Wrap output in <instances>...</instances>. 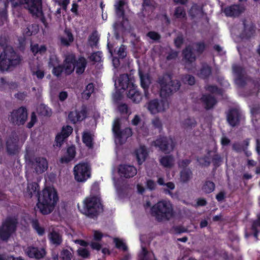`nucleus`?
<instances>
[{"mask_svg": "<svg viewBox=\"0 0 260 260\" xmlns=\"http://www.w3.org/2000/svg\"><path fill=\"white\" fill-rule=\"evenodd\" d=\"M134 82V79L133 78L128 77L125 74L121 75L118 79L115 80L116 92L114 94V98L117 99L119 93L127 90L128 98L134 102H139L142 99V96L137 90Z\"/></svg>", "mask_w": 260, "mask_h": 260, "instance_id": "f257e3e1", "label": "nucleus"}, {"mask_svg": "<svg viewBox=\"0 0 260 260\" xmlns=\"http://www.w3.org/2000/svg\"><path fill=\"white\" fill-rule=\"evenodd\" d=\"M58 199L55 188L52 187H46L39 194L37 208L42 214H49L54 209Z\"/></svg>", "mask_w": 260, "mask_h": 260, "instance_id": "f03ea898", "label": "nucleus"}, {"mask_svg": "<svg viewBox=\"0 0 260 260\" xmlns=\"http://www.w3.org/2000/svg\"><path fill=\"white\" fill-rule=\"evenodd\" d=\"M74 57L73 54L69 55L65 59L63 68L60 67L59 60L56 56L50 58L49 66L53 68V73L54 76L58 77L62 73L69 74L73 72L75 68Z\"/></svg>", "mask_w": 260, "mask_h": 260, "instance_id": "7ed1b4c3", "label": "nucleus"}, {"mask_svg": "<svg viewBox=\"0 0 260 260\" xmlns=\"http://www.w3.org/2000/svg\"><path fill=\"white\" fill-rule=\"evenodd\" d=\"M17 222L15 219L8 218L5 220L0 227V241L7 240L14 233L16 228ZM0 260H24L21 257L7 256L3 258L0 255Z\"/></svg>", "mask_w": 260, "mask_h": 260, "instance_id": "20e7f679", "label": "nucleus"}, {"mask_svg": "<svg viewBox=\"0 0 260 260\" xmlns=\"http://www.w3.org/2000/svg\"><path fill=\"white\" fill-rule=\"evenodd\" d=\"M78 208L82 214L91 216L101 211L102 206L100 199L98 197H93L85 199Z\"/></svg>", "mask_w": 260, "mask_h": 260, "instance_id": "39448f33", "label": "nucleus"}, {"mask_svg": "<svg viewBox=\"0 0 260 260\" xmlns=\"http://www.w3.org/2000/svg\"><path fill=\"white\" fill-rule=\"evenodd\" d=\"M152 213L158 220L169 219L173 216V207L169 201H160L152 208Z\"/></svg>", "mask_w": 260, "mask_h": 260, "instance_id": "423d86ee", "label": "nucleus"}, {"mask_svg": "<svg viewBox=\"0 0 260 260\" xmlns=\"http://www.w3.org/2000/svg\"><path fill=\"white\" fill-rule=\"evenodd\" d=\"M20 59L12 49L9 48L0 55V70L7 71L18 64Z\"/></svg>", "mask_w": 260, "mask_h": 260, "instance_id": "0eeeda50", "label": "nucleus"}, {"mask_svg": "<svg viewBox=\"0 0 260 260\" xmlns=\"http://www.w3.org/2000/svg\"><path fill=\"white\" fill-rule=\"evenodd\" d=\"M7 1L10 2L14 6L25 5V8L32 14L36 15L37 17L42 15L41 0H7Z\"/></svg>", "mask_w": 260, "mask_h": 260, "instance_id": "6e6552de", "label": "nucleus"}, {"mask_svg": "<svg viewBox=\"0 0 260 260\" xmlns=\"http://www.w3.org/2000/svg\"><path fill=\"white\" fill-rule=\"evenodd\" d=\"M74 175L76 180L78 182H84L90 177L91 168L86 162L78 164L74 168Z\"/></svg>", "mask_w": 260, "mask_h": 260, "instance_id": "1a4fd4ad", "label": "nucleus"}, {"mask_svg": "<svg viewBox=\"0 0 260 260\" xmlns=\"http://www.w3.org/2000/svg\"><path fill=\"white\" fill-rule=\"evenodd\" d=\"M119 119H116L113 123V131L115 137V142L121 143L132 135L130 129L127 128L124 132L119 131Z\"/></svg>", "mask_w": 260, "mask_h": 260, "instance_id": "9d476101", "label": "nucleus"}, {"mask_svg": "<svg viewBox=\"0 0 260 260\" xmlns=\"http://www.w3.org/2000/svg\"><path fill=\"white\" fill-rule=\"evenodd\" d=\"M168 107V103L164 101H161L159 102H157V101H152L149 103L148 105V109L153 114L164 111Z\"/></svg>", "mask_w": 260, "mask_h": 260, "instance_id": "9b49d317", "label": "nucleus"}, {"mask_svg": "<svg viewBox=\"0 0 260 260\" xmlns=\"http://www.w3.org/2000/svg\"><path fill=\"white\" fill-rule=\"evenodd\" d=\"M73 133V128L70 126H63L61 131L57 134L55 138L56 145L60 147L63 141Z\"/></svg>", "mask_w": 260, "mask_h": 260, "instance_id": "f8f14e48", "label": "nucleus"}, {"mask_svg": "<svg viewBox=\"0 0 260 260\" xmlns=\"http://www.w3.org/2000/svg\"><path fill=\"white\" fill-rule=\"evenodd\" d=\"M161 90L160 95L161 96H166L167 94H169L173 91L178 90L179 88V84L178 81H171L168 83L162 82L160 84Z\"/></svg>", "mask_w": 260, "mask_h": 260, "instance_id": "ddd939ff", "label": "nucleus"}, {"mask_svg": "<svg viewBox=\"0 0 260 260\" xmlns=\"http://www.w3.org/2000/svg\"><path fill=\"white\" fill-rule=\"evenodd\" d=\"M26 118L27 112L26 109L24 108H21L14 111L11 115V120L18 124L23 123L26 121Z\"/></svg>", "mask_w": 260, "mask_h": 260, "instance_id": "4468645a", "label": "nucleus"}, {"mask_svg": "<svg viewBox=\"0 0 260 260\" xmlns=\"http://www.w3.org/2000/svg\"><path fill=\"white\" fill-rule=\"evenodd\" d=\"M117 171L120 176L126 178L133 177L137 173V170L134 167L127 165L120 166Z\"/></svg>", "mask_w": 260, "mask_h": 260, "instance_id": "2eb2a0df", "label": "nucleus"}, {"mask_svg": "<svg viewBox=\"0 0 260 260\" xmlns=\"http://www.w3.org/2000/svg\"><path fill=\"white\" fill-rule=\"evenodd\" d=\"M24 250L27 255L31 258H40L43 257L46 254L44 249H38L32 246H28Z\"/></svg>", "mask_w": 260, "mask_h": 260, "instance_id": "dca6fc26", "label": "nucleus"}, {"mask_svg": "<svg viewBox=\"0 0 260 260\" xmlns=\"http://www.w3.org/2000/svg\"><path fill=\"white\" fill-rule=\"evenodd\" d=\"M32 167L37 174H41L47 169L48 162L44 158H38L33 162Z\"/></svg>", "mask_w": 260, "mask_h": 260, "instance_id": "f3484780", "label": "nucleus"}, {"mask_svg": "<svg viewBox=\"0 0 260 260\" xmlns=\"http://www.w3.org/2000/svg\"><path fill=\"white\" fill-rule=\"evenodd\" d=\"M155 145L166 152L172 150L174 147V143L171 139H167L164 138L157 140L155 142Z\"/></svg>", "mask_w": 260, "mask_h": 260, "instance_id": "a211bd4d", "label": "nucleus"}, {"mask_svg": "<svg viewBox=\"0 0 260 260\" xmlns=\"http://www.w3.org/2000/svg\"><path fill=\"white\" fill-rule=\"evenodd\" d=\"M74 242L76 244H78L81 246L78 249L79 255L84 258L87 257L89 255V250L86 248L88 243L82 240H76Z\"/></svg>", "mask_w": 260, "mask_h": 260, "instance_id": "6ab92c4d", "label": "nucleus"}, {"mask_svg": "<svg viewBox=\"0 0 260 260\" xmlns=\"http://www.w3.org/2000/svg\"><path fill=\"white\" fill-rule=\"evenodd\" d=\"M86 116V112L84 110L80 111L73 110L69 114V118L73 123L81 121L85 118Z\"/></svg>", "mask_w": 260, "mask_h": 260, "instance_id": "aec40b11", "label": "nucleus"}, {"mask_svg": "<svg viewBox=\"0 0 260 260\" xmlns=\"http://www.w3.org/2000/svg\"><path fill=\"white\" fill-rule=\"evenodd\" d=\"M240 113L238 110H232L228 114V121L232 126H235L239 120Z\"/></svg>", "mask_w": 260, "mask_h": 260, "instance_id": "412c9836", "label": "nucleus"}, {"mask_svg": "<svg viewBox=\"0 0 260 260\" xmlns=\"http://www.w3.org/2000/svg\"><path fill=\"white\" fill-rule=\"evenodd\" d=\"M244 10V8L243 6L234 5L225 9L224 13L228 16H237Z\"/></svg>", "mask_w": 260, "mask_h": 260, "instance_id": "4be33fe9", "label": "nucleus"}, {"mask_svg": "<svg viewBox=\"0 0 260 260\" xmlns=\"http://www.w3.org/2000/svg\"><path fill=\"white\" fill-rule=\"evenodd\" d=\"M136 156L138 164H142L147 158V151L144 146L138 148L136 151Z\"/></svg>", "mask_w": 260, "mask_h": 260, "instance_id": "5701e85b", "label": "nucleus"}, {"mask_svg": "<svg viewBox=\"0 0 260 260\" xmlns=\"http://www.w3.org/2000/svg\"><path fill=\"white\" fill-rule=\"evenodd\" d=\"M139 76L142 87L144 89L146 94V91L151 83L150 79L147 74H144L141 70H139Z\"/></svg>", "mask_w": 260, "mask_h": 260, "instance_id": "b1692460", "label": "nucleus"}, {"mask_svg": "<svg viewBox=\"0 0 260 260\" xmlns=\"http://www.w3.org/2000/svg\"><path fill=\"white\" fill-rule=\"evenodd\" d=\"M49 238L51 243L55 245H58L61 243V236L55 231H52L49 235Z\"/></svg>", "mask_w": 260, "mask_h": 260, "instance_id": "393cba45", "label": "nucleus"}, {"mask_svg": "<svg viewBox=\"0 0 260 260\" xmlns=\"http://www.w3.org/2000/svg\"><path fill=\"white\" fill-rule=\"evenodd\" d=\"M159 161L160 164L166 168H171L174 164V158L170 156L162 157Z\"/></svg>", "mask_w": 260, "mask_h": 260, "instance_id": "a878e982", "label": "nucleus"}, {"mask_svg": "<svg viewBox=\"0 0 260 260\" xmlns=\"http://www.w3.org/2000/svg\"><path fill=\"white\" fill-rule=\"evenodd\" d=\"M75 154V148L74 146L69 147L65 155L61 158V161L63 162H68L72 160V159L74 158Z\"/></svg>", "mask_w": 260, "mask_h": 260, "instance_id": "bb28decb", "label": "nucleus"}, {"mask_svg": "<svg viewBox=\"0 0 260 260\" xmlns=\"http://www.w3.org/2000/svg\"><path fill=\"white\" fill-rule=\"evenodd\" d=\"M60 40L63 45H68L73 41V35L69 31L66 30Z\"/></svg>", "mask_w": 260, "mask_h": 260, "instance_id": "cd10ccee", "label": "nucleus"}, {"mask_svg": "<svg viewBox=\"0 0 260 260\" xmlns=\"http://www.w3.org/2000/svg\"><path fill=\"white\" fill-rule=\"evenodd\" d=\"M82 141L87 147L91 148L92 145V136L91 133L84 132L82 135Z\"/></svg>", "mask_w": 260, "mask_h": 260, "instance_id": "c85d7f7f", "label": "nucleus"}, {"mask_svg": "<svg viewBox=\"0 0 260 260\" xmlns=\"http://www.w3.org/2000/svg\"><path fill=\"white\" fill-rule=\"evenodd\" d=\"M39 190V186L37 183H33L28 185L26 189V193L28 196L31 197Z\"/></svg>", "mask_w": 260, "mask_h": 260, "instance_id": "c756f323", "label": "nucleus"}, {"mask_svg": "<svg viewBox=\"0 0 260 260\" xmlns=\"http://www.w3.org/2000/svg\"><path fill=\"white\" fill-rule=\"evenodd\" d=\"M86 65V60L84 58H80L76 63V72L81 74L84 71Z\"/></svg>", "mask_w": 260, "mask_h": 260, "instance_id": "7c9ffc66", "label": "nucleus"}, {"mask_svg": "<svg viewBox=\"0 0 260 260\" xmlns=\"http://www.w3.org/2000/svg\"><path fill=\"white\" fill-rule=\"evenodd\" d=\"M93 91V85L92 83L88 84L86 87L85 89L82 93V98L85 99H88L91 93Z\"/></svg>", "mask_w": 260, "mask_h": 260, "instance_id": "2f4dec72", "label": "nucleus"}, {"mask_svg": "<svg viewBox=\"0 0 260 260\" xmlns=\"http://www.w3.org/2000/svg\"><path fill=\"white\" fill-rule=\"evenodd\" d=\"M202 101L208 109L213 107L215 103V100L211 96H204Z\"/></svg>", "mask_w": 260, "mask_h": 260, "instance_id": "473e14b6", "label": "nucleus"}, {"mask_svg": "<svg viewBox=\"0 0 260 260\" xmlns=\"http://www.w3.org/2000/svg\"><path fill=\"white\" fill-rule=\"evenodd\" d=\"M99 40V36L96 32H94L90 36L88 43L91 46H96Z\"/></svg>", "mask_w": 260, "mask_h": 260, "instance_id": "72a5a7b5", "label": "nucleus"}, {"mask_svg": "<svg viewBox=\"0 0 260 260\" xmlns=\"http://www.w3.org/2000/svg\"><path fill=\"white\" fill-rule=\"evenodd\" d=\"M31 49L35 54H42L45 52L46 48L44 46H38V44H34L31 45Z\"/></svg>", "mask_w": 260, "mask_h": 260, "instance_id": "f704fd0d", "label": "nucleus"}, {"mask_svg": "<svg viewBox=\"0 0 260 260\" xmlns=\"http://www.w3.org/2000/svg\"><path fill=\"white\" fill-rule=\"evenodd\" d=\"M214 185L212 182H206L203 187V189L206 192H210L213 191Z\"/></svg>", "mask_w": 260, "mask_h": 260, "instance_id": "c9c22d12", "label": "nucleus"}, {"mask_svg": "<svg viewBox=\"0 0 260 260\" xmlns=\"http://www.w3.org/2000/svg\"><path fill=\"white\" fill-rule=\"evenodd\" d=\"M184 58L185 60H187L189 61H192L194 59L192 56V53L190 48H188L184 51Z\"/></svg>", "mask_w": 260, "mask_h": 260, "instance_id": "e433bc0d", "label": "nucleus"}, {"mask_svg": "<svg viewBox=\"0 0 260 260\" xmlns=\"http://www.w3.org/2000/svg\"><path fill=\"white\" fill-rule=\"evenodd\" d=\"M114 240L117 248L122 250L126 249V246L123 240L118 238H115Z\"/></svg>", "mask_w": 260, "mask_h": 260, "instance_id": "4c0bfd02", "label": "nucleus"}, {"mask_svg": "<svg viewBox=\"0 0 260 260\" xmlns=\"http://www.w3.org/2000/svg\"><path fill=\"white\" fill-rule=\"evenodd\" d=\"M39 110H40V113L42 115L44 116H49L51 113V110L44 106V105H42L39 108Z\"/></svg>", "mask_w": 260, "mask_h": 260, "instance_id": "58836bf2", "label": "nucleus"}, {"mask_svg": "<svg viewBox=\"0 0 260 260\" xmlns=\"http://www.w3.org/2000/svg\"><path fill=\"white\" fill-rule=\"evenodd\" d=\"M125 4V2L123 0H119V2H117L115 5V7L117 14L119 15H122V6Z\"/></svg>", "mask_w": 260, "mask_h": 260, "instance_id": "ea45409f", "label": "nucleus"}, {"mask_svg": "<svg viewBox=\"0 0 260 260\" xmlns=\"http://www.w3.org/2000/svg\"><path fill=\"white\" fill-rule=\"evenodd\" d=\"M32 73L38 79H42L44 77V72L43 70L40 68H34L32 69Z\"/></svg>", "mask_w": 260, "mask_h": 260, "instance_id": "a19ab883", "label": "nucleus"}, {"mask_svg": "<svg viewBox=\"0 0 260 260\" xmlns=\"http://www.w3.org/2000/svg\"><path fill=\"white\" fill-rule=\"evenodd\" d=\"M32 226L39 235H42L44 234V229L39 225L37 220H34L32 221Z\"/></svg>", "mask_w": 260, "mask_h": 260, "instance_id": "79ce46f5", "label": "nucleus"}, {"mask_svg": "<svg viewBox=\"0 0 260 260\" xmlns=\"http://www.w3.org/2000/svg\"><path fill=\"white\" fill-rule=\"evenodd\" d=\"M151 254L148 253L147 250L144 247L142 248V251L140 254L139 257L141 260H146L147 257H150Z\"/></svg>", "mask_w": 260, "mask_h": 260, "instance_id": "37998d69", "label": "nucleus"}, {"mask_svg": "<svg viewBox=\"0 0 260 260\" xmlns=\"http://www.w3.org/2000/svg\"><path fill=\"white\" fill-rule=\"evenodd\" d=\"M61 257L63 260H70L72 257V254L68 250H63L61 254Z\"/></svg>", "mask_w": 260, "mask_h": 260, "instance_id": "c03bdc74", "label": "nucleus"}, {"mask_svg": "<svg viewBox=\"0 0 260 260\" xmlns=\"http://www.w3.org/2000/svg\"><path fill=\"white\" fill-rule=\"evenodd\" d=\"M101 53L98 52L92 54L90 56V59L95 61H100L101 60Z\"/></svg>", "mask_w": 260, "mask_h": 260, "instance_id": "a18cd8bd", "label": "nucleus"}, {"mask_svg": "<svg viewBox=\"0 0 260 260\" xmlns=\"http://www.w3.org/2000/svg\"><path fill=\"white\" fill-rule=\"evenodd\" d=\"M175 15L177 18H181V17H184V12L182 8H178L175 12Z\"/></svg>", "mask_w": 260, "mask_h": 260, "instance_id": "49530a36", "label": "nucleus"}, {"mask_svg": "<svg viewBox=\"0 0 260 260\" xmlns=\"http://www.w3.org/2000/svg\"><path fill=\"white\" fill-rule=\"evenodd\" d=\"M125 48L124 46H121L118 51V54L120 57L123 58L125 56L126 52L125 51Z\"/></svg>", "mask_w": 260, "mask_h": 260, "instance_id": "de8ad7c7", "label": "nucleus"}, {"mask_svg": "<svg viewBox=\"0 0 260 260\" xmlns=\"http://www.w3.org/2000/svg\"><path fill=\"white\" fill-rule=\"evenodd\" d=\"M148 36L150 39L153 40H157L159 38V35L155 32H150L148 34Z\"/></svg>", "mask_w": 260, "mask_h": 260, "instance_id": "09e8293b", "label": "nucleus"}, {"mask_svg": "<svg viewBox=\"0 0 260 260\" xmlns=\"http://www.w3.org/2000/svg\"><path fill=\"white\" fill-rule=\"evenodd\" d=\"M102 236H103V235H102V233H100V232L98 231H94L93 237H94V240H99L101 239Z\"/></svg>", "mask_w": 260, "mask_h": 260, "instance_id": "8fccbe9b", "label": "nucleus"}, {"mask_svg": "<svg viewBox=\"0 0 260 260\" xmlns=\"http://www.w3.org/2000/svg\"><path fill=\"white\" fill-rule=\"evenodd\" d=\"M36 122V116L35 113L31 115V121L28 124V127L30 128L33 126L34 123Z\"/></svg>", "mask_w": 260, "mask_h": 260, "instance_id": "3c124183", "label": "nucleus"}, {"mask_svg": "<svg viewBox=\"0 0 260 260\" xmlns=\"http://www.w3.org/2000/svg\"><path fill=\"white\" fill-rule=\"evenodd\" d=\"M147 187L150 189H153L155 187V184L154 182L152 180H148L147 181Z\"/></svg>", "mask_w": 260, "mask_h": 260, "instance_id": "603ef678", "label": "nucleus"}, {"mask_svg": "<svg viewBox=\"0 0 260 260\" xmlns=\"http://www.w3.org/2000/svg\"><path fill=\"white\" fill-rule=\"evenodd\" d=\"M68 96V93L66 91H62L60 92L59 94V99L61 101H63L67 99Z\"/></svg>", "mask_w": 260, "mask_h": 260, "instance_id": "864d4df0", "label": "nucleus"}, {"mask_svg": "<svg viewBox=\"0 0 260 260\" xmlns=\"http://www.w3.org/2000/svg\"><path fill=\"white\" fill-rule=\"evenodd\" d=\"M90 246L92 248L96 250H99L101 248V245L98 243H95V242H92Z\"/></svg>", "mask_w": 260, "mask_h": 260, "instance_id": "5fc2aeb1", "label": "nucleus"}, {"mask_svg": "<svg viewBox=\"0 0 260 260\" xmlns=\"http://www.w3.org/2000/svg\"><path fill=\"white\" fill-rule=\"evenodd\" d=\"M185 81H186L189 84H193L194 82L193 77L191 76L186 77L184 79Z\"/></svg>", "mask_w": 260, "mask_h": 260, "instance_id": "6e6d98bb", "label": "nucleus"}, {"mask_svg": "<svg viewBox=\"0 0 260 260\" xmlns=\"http://www.w3.org/2000/svg\"><path fill=\"white\" fill-rule=\"evenodd\" d=\"M119 110L121 112H127V107L125 105H121L119 107Z\"/></svg>", "mask_w": 260, "mask_h": 260, "instance_id": "4d7b16f0", "label": "nucleus"}, {"mask_svg": "<svg viewBox=\"0 0 260 260\" xmlns=\"http://www.w3.org/2000/svg\"><path fill=\"white\" fill-rule=\"evenodd\" d=\"M77 10H78V5L75 3H73L72 4V8L71 9L72 12L73 13H77Z\"/></svg>", "mask_w": 260, "mask_h": 260, "instance_id": "13d9d810", "label": "nucleus"}, {"mask_svg": "<svg viewBox=\"0 0 260 260\" xmlns=\"http://www.w3.org/2000/svg\"><path fill=\"white\" fill-rule=\"evenodd\" d=\"M229 140L226 138H222L221 139V143L222 145H226L229 143Z\"/></svg>", "mask_w": 260, "mask_h": 260, "instance_id": "bf43d9fd", "label": "nucleus"}, {"mask_svg": "<svg viewBox=\"0 0 260 260\" xmlns=\"http://www.w3.org/2000/svg\"><path fill=\"white\" fill-rule=\"evenodd\" d=\"M165 185L169 189H173L174 188V185L172 182H168Z\"/></svg>", "mask_w": 260, "mask_h": 260, "instance_id": "052dcab7", "label": "nucleus"}, {"mask_svg": "<svg viewBox=\"0 0 260 260\" xmlns=\"http://www.w3.org/2000/svg\"><path fill=\"white\" fill-rule=\"evenodd\" d=\"M197 204L199 206H203L206 204V201L204 199H199L197 202Z\"/></svg>", "mask_w": 260, "mask_h": 260, "instance_id": "680f3d73", "label": "nucleus"}, {"mask_svg": "<svg viewBox=\"0 0 260 260\" xmlns=\"http://www.w3.org/2000/svg\"><path fill=\"white\" fill-rule=\"evenodd\" d=\"M70 3V0H62L61 5L64 9L66 8L67 6Z\"/></svg>", "mask_w": 260, "mask_h": 260, "instance_id": "e2e57ef3", "label": "nucleus"}, {"mask_svg": "<svg viewBox=\"0 0 260 260\" xmlns=\"http://www.w3.org/2000/svg\"><path fill=\"white\" fill-rule=\"evenodd\" d=\"M223 198H224L223 193H219L218 194V195H217V196H216V199L219 201H222V200H223Z\"/></svg>", "mask_w": 260, "mask_h": 260, "instance_id": "0e129e2a", "label": "nucleus"}, {"mask_svg": "<svg viewBox=\"0 0 260 260\" xmlns=\"http://www.w3.org/2000/svg\"><path fill=\"white\" fill-rule=\"evenodd\" d=\"M139 120L140 119L138 116H135V118L132 120L133 124H134L135 125H136V124H137L138 122H139Z\"/></svg>", "mask_w": 260, "mask_h": 260, "instance_id": "69168bd1", "label": "nucleus"}, {"mask_svg": "<svg viewBox=\"0 0 260 260\" xmlns=\"http://www.w3.org/2000/svg\"><path fill=\"white\" fill-rule=\"evenodd\" d=\"M207 225V221L205 220H202L201 222V226L202 228L205 227Z\"/></svg>", "mask_w": 260, "mask_h": 260, "instance_id": "338daca9", "label": "nucleus"}, {"mask_svg": "<svg viewBox=\"0 0 260 260\" xmlns=\"http://www.w3.org/2000/svg\"><path fill=\"white\" fill-rule=\"evenodd\" d=\"M137 189L139 192H142L144 189L140 185H137Z\"/></svg>", "mask_w": 260, "mask_h": 260, "instance_id": "774afa93", "label": "nucleus"}]
</instances>
